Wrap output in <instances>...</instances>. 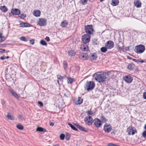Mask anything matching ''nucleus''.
I'll use <instances>...</instances> for the list:
<instances>
[{
  "mask_svg": "<svg viewBox=\"0 0 146 146\" xmlns=\"http://www.w3.org/2000/svg\"><path fill=\"white\" fill-rule=\"evenodd\" d=\"M112 75V74L110 72L103 73L98 72L95 73L94 75V77L96 80L100 83L103 82L111 78Z\"/></svg>",
  "mask_w": 146,
  "mask_h": 146,
  "instance_id": "1",
  "label": "nucleus"
},
{
  "mask_svg": "<svg viewBox=\"0 0 146 146\" xmlns=\"http://www.w3.org/2000/svg\"><path fill=\"white\" fill-rule=\"evenodd\" d=\"M95 86V84L93 81H87L86 84V86L85 87V90H86L87 91H89L92 90L94 88Z\"/></svg>",
  "mask_w": 146,
  "mask_h": 146,
  "instance_id": "2",
  "label": "nucleus"
},
{
  "mask_svg": "<svg viewBox=\"0 0 146 146\" xmlns=\"http://www.w3.org/2000/svg\"><path fill=\"white\" fill-rule=\"evenodd\" d=\"M47 24V20L44 18H39L37 21V25L40 26H44Z\"/></svg>",
  "mask_w": 146,
  "mask_h": 146,
  "instance_id": "3",
  "label": "nucleus"
},
{
  "mask_svg": "<svg viewBox=\"0 0 146 146\" xmlns=\"http://www.w3.org/2000/svg\"><path fill=\"white\" fill-rule=\"evenodd\" d=\"M145 50V46L143 45L140 44L135 47V50L138 54H141L144 52Z\"/></svg>",
  "mask_w": 146,
  "mask_h": 146,
  "instance_id": "4",
  "label": "nucleus"
},
{
  "mask_svg": "<svg viewBox=\"0 0 146 146\" xmlns=\"http://www.w3.org/2000/svg\"><path fill=\"white\" fill-rule=\"evenodd\" d=\"M85 29L86 32L87 34L90 35L93 33L94 30L93 29L92 25H86L85 26Z\"/></svg>",
  "mask_w": 146,
  "mask_h": 146,
  "instance_id": "5",
  "label": "nucleus"
},
{
  "mask_svg": "<svg viewBox=\"0 0 146 146\" xmlns=\"http://www.w3.org/2000/svg\"><path fill=\"white\" fill-rule=\"evenodd\" d=\"M90 35L88 34L84 35L82 36V38L83 42L85 44L88 43L90 41Z\"/></svg>",
  "mask_w": 146,
  "mask_h": 146,
  "instance_id": "6",
  "label": "nucleus"
},
{
  "mask_svg": "<svg viewBox=\"0 0 146 146\" xmlns=\"http://www.w3.org/2000/svg\"><path fill=\"white\" fill-rule=\"evenodd\" d=\"M127 131L128 132V134L129 135L131 134L133 135L137 132L135 129L131 126H129L127 128Z\"/></svg>",
  "mask_w": 146,
  "mask_h": 146,
  "instance_id": "7",
  "label": "nucleus"
},
{
  "mask_svg": "<svg viewBox=\"0 0 146 146\" xmlns=\"http://www.w3.org/2000/svg\"><path fill=\"white\" fill-rule=\"evenodd\" d=\"M93 119L91 116L86 117L84 119V121L88 125H91L93 123Z\"/></svg>",
  "mask_w": 146,
  "mask_h": 146,
  "instance_id": "8",
  "label": "nucleus"
},
{
  "mask_svg": "<svg viewBox=\"0 0 146 146\" xmlns=\"http://www.w3.org/2000/svg\"><path fill=\"white\" fill-rule=\"evenodd\" d=\"M104 129L105 132L109 133L112 130V127L110 125L106 123L104 125Z\"/></svg>",
  "mask_w": 146,
  "mask_h": 146,
  "instance_id": "9",
  "label": "nucleus"
},
{
  "mask_svg": "<svg viewBox=\"0 0 146 146\" xmlns=\"http://www.w3.org/2000/svg\"><path fill=\"white\" fill-rule=\"evenodd\" d=\"M105 47L108 49L112 48L114 46L113 42L111 40L108 41L105 44Z\"/></svg>",
  "mask_w": 146,
  "mask_h": 146,
  "instance_id": "10",
  "label": "nucleus"
},
{
  "mask_svg": "<svg viewBox=\"0 0 146 146\" xmlns=\"http://www.w3.org/2000/svg\"><path fill=\"white\" fill-rule=\"evenodd\" d=\"M123 79L127 83H131L133 80V78L130 74L125 76L124 77Z\"/></svg>",
  "mask_w": 146,
  "mask_h": 146,
  "instance_id": "11",
  "label": "nucleus"
},
{
  "mask_svg": "<svg viewBox=\"0 0 146 146\" xmlns=\"http://www.w3.org/2000/svg\"><path fill=\"white\" fill-rule=\"evenodd\" d=\"M94 124L97 127H100L102 124L101 121L98 118H96L94 120Z\"/></svg>",
  "mask_w": 146,
  "mask_h": 146,
  "instance_id": "12",
  "label": "nucleus"
},
{
  "mask_svg": "<svg viewBox=\"0 0 146 146\" xmlns=\"http://www.w3.org/2000/svg\"><path fill=\"white\" fill-rule=\"evenodd\" d=\"M11 13L13 15H18L20 13V11L19 9H12L11 10Z\"/></svg>",
  "mask_w": 146,
  "mask_h": 146,
  "instance_id": "13",
  "label": "nucleus"
},
{
  "mask_svg": "<svg viewBox=\"0 0 146 146\" xmlns=\"http://www.w3.org/2000/svg\"><path fill=\"white\" fill-rule=\"evenodd\" d=\"M80 49L84 51H87L88 50V47L86 44H84L81 45Z\"/></svg>",
  "mask_w": 146,
  "mask_h": 146,
  "instance_id": "14",
  "label": "nucleus"
},
{
  "mask_svg": "<svg viewBox=\"0 0 146 146\" xmlns=\"http://www.w3.org/2000/svg\"><path fill=\"white\" fill-rule=\"evenodd\" d=\"M134 6L137 8H139L141 7V3L139 0H137L134 2Z\"/></svg>",
  "mask_w": 146,
  "mask_h": 146,
  "instance_id": "15",
  "label": "nucleus"
},
{
  "mask_svg": "<svg viewBox=\"0 0 146 146\" xmlns=\"http://www.w3.org/2000/svg\"><path fill=\"white\" fill-rule=\"evenodd\" d=\"M33 15L36 17L40 16L41 14L40 11L38 10H35L33 13Z\"/></svg>",
  "mask_w": 146,
  "mask_h": 146,
  "instance_id": "16",
  "label": "nucleus"
},
{
  "mask_svg": "<svg viewBox=\"0 0 146 146\" xmlns=\"http://www.w3.org/2000/svg\"><path fill=\"white\" fill-rule=\"evenodd\" d=\"M98 56L95 53H92L90 56V58L92 60H96Z\"/></svg>",
  "mask_w": 146,
  "mask_h": 146,
  "instance_id": "17",
  "label": "nucleus"
},
{
  "mask_svg": "<svg viewBox=\"0 0 146 146\" xmlns=\"http://www.w3.org/2000/svg\"><path fill=\"white\" fill-rule=\"evenodd\" d=\"M83 102V99H81L80 97H78L77 99H76V102L75 100V103L76 105L80 104Z\"/></svg>",
  "mask_w": 146,
  "mask_h": 146,
  "instance_id": "18",
  "label": "nucleus"
},
{
  "mask_svg": "<svg viewBox=\"0 0 146 146\" xmlns=\"http://www.w3.org/2000/svg\"><path fill=\"white\" fill-rule=\"evenodd\" d=\"M30 27V25L26 23H22L19 25V27Z\"/></svg>",
  "mask_w": 146,
  "mask_h": 146,
  "instance_id": "19",
  "label": "nucleus"
},
{
  "mask_svg": "<svg viewBox=\"0 0 146 146\" xmlns=\"http://www.w3.org/2000/svg\"><path fill=\"white\" fill-rule=\"evenodd\" d=\"M87 55L86 53H82L79 56L80 59L82 60H86Z\"/></svg>",
  "mask_w": 146,
  "mask_h": 146,
  "instance_id": "20",
  "label": "nucleus"
},
{
  "mask_svg": "<svg viewBox=\"0 0 146 146\" xmlns=\"http://www.w3.org/2000/svg\"><path fill=\"white\" fill-rule=\"evenodd\" d=\"M135 65L132 63L129 64L127 66V68L129 70H133Z\"/></svg>",
  "mask_w": 146,
  "mask_h": 146,
  "instance_id": "21",
  "label": "nucleus"
},
{
  "mask_svg": "<svg viewBox=\"0 0 146 146\" xmlns=\"http://www.w3.org/2000/svg\"><path fill=\"white\" fill-rule=\"evenodd\" d=\"M119 0H112L111 5L113 6L117 5L119 3Z\"/></svg>",
  "mask_w": 146,
  "mask_h": 146,
  "instance_id": "22",
  "label": "nucleus"
},
{
  "mask_svg": "<svg viewBox=\"0 0 146 146\" xmlns=\"http://www.w3.org/2000/svg\"><path fill=\"white\" fill-rule=\"evenodd\" d=\"M0 9L2 12L4 13L6 12L8 10L7 8L5 5L1 6L0 7Z\"/></svg>",
  "mask_w": 146,
  "mask_h": 146,
  "instance_id": "23",
  "label": "nucleus"
},
{
  "mask_svg": "<svg viewBox=\"0 0 146 146\" xmlns=\"http://www.w3.org/2000/svg\"><path fill=\"white\" fill-rule=\"evenodd\" d=\"M78 128L80 129V130L85 132H87L88 131V129L83 127L80 126V125H78Z\"/></svg>",
  "mask_w": 146,
  "mask_h": 146,
  "instance_id": "24",
  "label": "nucleus"
},
{
  "mask_svg": "<svg viewBox=\"0 0 146 146\" xmlns=\"http://www.w3.org/2000/svg\"><path fill=\"white\" fill-rule=\"evenodd\" d=\"M68 53L69 56L72 57V56H74L75 54V52L74 51L71 50L68 52Z\"/></svg>",
  "mask_w": 146,
  "mask_h": 146,
  "instance_id": "25",
  "label": "nucleus"
},
{
  "mask_svg": "<svg viewBox=\"0 0 146 146\" xmlns=\"http://www.w3.org/2000/svg\"><path fill=\"white\" fill-rule=\"evenodd\" d=\"M67 22L65 21H64L61 23L60 26L62 27H65L67 26Z\"/></svg>",
  "mask_w": 146,
  "mask_h": 146,
  "instance_id": "26",
  "label": "nucleus"
},
{
  "mask_svg": "<svg viewBox=\"0 0 146 146\" xmlns=\"http://www.w3.org/2000/svg\"><path fill=\"white\" fill-rule=\"evenodd\" d=\"M36 131H39L40 132H43L44 131V132H46V130L43 128L41 127H38L36 129Z\"/></svg>",
  "mask_w": 146,
  "mask_h": 146,
  "instance_id": "27",
  "label": "nucleus"
},
{
  "mask_svg": "<svg viewBox=\"0 0 146 146\" xmlns=\"http://www.w3.org/2000/svg\"><path fill=\"white\" fill-rule=\"evenodd\" d=\"M17 127L19 130H23L24 129V127L20 124H19L17 125Z\"/></svg>",
  "mask_w": 146,
  "mask_h": 146,
  "instance_id": "28",
  "label": "nucleus"
},
{
  "mask_svg": "<svg viewBox=\"0 0 146 146\" xmlns=\"http://www.w3.org/2000/svg\"><path fill=\"white\" fill-rule=\"evenodd\" d=\"M68 125L70 126L71 127V128L73 129V130H75L76 131H77L78 130V129L73 125L71 124L70 123H68Z\"/></svg>",
  "mask_w": 146,
  "mask_h": 146,
  "instance_id": "29",
  "label": "nucleus"
},
{
  "mask_svg": "<svg viewBox=\"0 0 146 146\" xmlns=\"http://www.w3.org/2000/svg\"><path fill=\"white\" fill-rule=\"evenodd\" d=\"M107 48H106V47H102L101 49H100V50H101V51L102 52H106L107 51Z\"/></svg>",
  "mask_w": 146,
  "mask_h": 146,
  "instance_id": "30",
  "label": "nucleus"
},
{
  "mask_svg": "<svg viewBox=\"0 0 146 146\" xmlns=\"http://www.w3.org/2000/svg\"><path fill=\"white\" fill-rule=\"evenodd\" d=\"M40 44L43 46H46L47 45L46 42L43 40H41L40 42Z\"/></svg>",
  "mask_w": 146,
  "mask_h": 146,
  "instance_id": "31",
  "label": "nucleus"
},
{
  "mask_svg": "<svg viewBox=\"0 0 146 146\" xmlns=\"http://www.w3.org/2000/svg\"><path fill=\"white\" fill-rule=\"evenodd\" d=\"M10 120H13L14 119V117L13 116H11L9 115V113L6 116Z\"/></svg>",
  "mask_w": 146,
  "mask_h": 146,
  "instance_id": "32",
  "label": "nucleus"
},
{
  "mask_svg": "<svg viewBox=\"0 0 146 146\" xmlns=\"http://www.w3.org/2000/svg\"><path fill=\"white\" fill-rule=\"evenodd\" d=\"M67 82L68 84H72L73 82V79L70 78H68Z\"/></svg>",
  "mask_w": 146,
  "mask_h": 146,
  "instance_id": "33",
  "label": "nucleus"
},
{
  "mask_svg": "<svg viewBox=\"0 0 146 146\" xmlns=\"http://www.w3.org/2000/svg\"><path fill=\"white\" fill-rule=\"evenodd\" d=\"M3 38L4 37L2 35V34L0 33V43L4 40H3Z\"/></svg>",
  "mask_w": 146,
  "mask_h": 146,
  "instance_id": "34",
  "label": "nucleus"
},
{
  "mask_svg": "<svg viewBox=\"0 0 146 146\" xmlns=\"http://www.w3.org/2000/svg\"><path fill=\"white\" fill-rule=\"evenodd\" d=\"M63 65H64V70H66V69H67V64L66 62L65 61H64L63 62Z\"/></svg>",
  "mask_w": 146,
  "mask_h": 146,
  "instance_id": "35",
  "label": "nucleus"
},
{
  "mask_svg": "<svg viewBox=\"0 0 146 146\" xmlns=\"http://www.w3.org/2000/svg\"><path fill=\"white\" fill-rule=\"evenodd\" d=\"M60 139L62 140L64 139L65 137V135L63 134H61L60 136Z\"/></svg>",
  "mask_w": 146,
  "mask_h": 146,
  "instance_id": "36",
  "label": "nucleus"
},
{
  "mask_svg": "<svg viewBox=\"0 0 146 146\" xmlns=\"http://www.w3.org/2000/svg\"><path fill=\"white\" fill-rule=\"evenodd\" d=\"M27 17V15L26 14H21L19 17L21 19H24L26 18Z\"/></svg>",
  "mask_w": 146,
  "mask_h": 146,
  "instance_id": "37",
  "label": "nucleus"
},
{
  "mask_svg": "<svg viewBox=\"0 0 146 146\" xmlns=\"http://www.w3.org/2000/svg\"><path fill=\"white\" fill-rule=\"evenodd\" d=\"M88 0H84L83 1H82V3L83 5H85L87 4V2Z\"/></svg>",
  "mask_w": 146,
  "mask_h": 146,
  "instance_id": "38",
  "label": "nucleus"
},
{
  "mask_svg": "<svg viewBox=\"0 0 146 146\" xmlns=\"http://www.w3.org/2000/svg\"><path fill=\"white\" fill-rule=\"evenodd\" d=\"M57 78L58 79L60 80H62L63 78V77L60 75H58L57 76Z\"/></svg>",
  "mask_w": 146,
  "mask_h": 146,
  "instance_id": "39",
  "label": "nucleus"
},
{
  "mask_svg": "<svg viewBox=\"0 0 146 146\" xmlns=\"http://www.w3.org/2000/svg\"><path fill=\"white\" fill-rule=\"evenodd\" d=\"M87 113L88 115H92L93 114V112L91 111H87Z\"/></svg>",
  "mask_w": 146,
  "mask_h": 146,
  "instance_id": "40",
  "label": "nucleus"
},
{
  "mask_svg": "<svg viewBox=\"0 0 146 146\" xmlns=\"http://www.w3.org/2000/svg\"><path fill=\"white\" fill-rule=\"evenodd\" d=\"M142 136L144 137H146V130L144 131L142 133Z\"/></svg>",
  "mask_w": 146,
  "mask_h": 146,
  "instance_id": "41",
  "label": "nucleus"
},
{
  "mask_svg": "<svg viewBox=\"0 0 146 146\" xmlns=\"http://www.w3.org/2000/svg\"><path fill=\"white\" fill-rule=\"evenodd\" d=\"M9 91L13 96H14L16 94L15 92L12 90H9Z\"/></svg>",
  "mask_w": 146,
  "mask_h": 146,
  "instance_id": "42",
  "label": "nucleus"
},
{
  "mask_svg": "<svg viewBox=\"0 0 146 146\" xmlns=\"http://www.w3.org/2000/svg\"><path fill=\"white\" fill-rule=\"evenodd\" d=\"M30 44L32 45H33L34 43V39H32L30 40Z\"/></svg>",
  "mask_w": 146,
  "mask_h": 146,
  "instance_id": "43",
  "label": "nucleus"
},
{
  "mask_svg": "<svg viewBox=\"0 0 146 146\" xmlns=\"http://www.w3.org/2000/svg\"><path fill=\"white\" fill-rule=\"evenodd\" d=\"M20 39L22 40V41H26L25 40H26V38H25L24 37V36H21L20 38Z\"/></svg>",
  "mask_w": 146,
  "mask_h": 146,
  "instance_id": "44",
  "label": "nucleus"
},
{
  "mask_svg": "<svg viewBox=\"0 0 146 146\" xmlns=\"http://www.w3.org/2000/svg\"><path fill=\"white\" fill-rule=\"evenodd\" d=\"M38 104L40 105V106L42 107L43 106V104L42 103V102L38 101Z\"/></svg>",
  "mask_w": 146,
  "mask_h": 146,
  "instance_id": "45",
  "label": "nucleus"
},
{
  "mask_svg": "<svg viewBox=\"0 0 146 146\" xmlns=\"http://www.w3.org/2000/svg\"><path fill=\"white\" fill-rule=\"evenodd\" d=\"M108 146H117V145L114 144L110 143L108 144Z\"/></svg>",
  "mask_w": 146,
  "mask_h": 146,
  "instance_id": "46",
  "label": "nucleus"
},
{
  "mask_svg": "<svg viewBox=\"0 0 146 146\" xmlns=\"http://www.w3.org/2000/svg\"><path fill=\"white\" fill-rule=\"evenodd\" d=\"M143 97L144 99H146V92H145L143 93Z\"/></svg>",
  "mask_w": 146,
  "mask_h": 146,
  "instance_id": "47",
  "label": "nucleus"
},
{
  "mask_svg": "<svg viewBox=\"0 0 146 146\" xmlns=\"http://www.w3.org/2000/svg\"><path fill=\"white\" fill-rule=\"evenodd\" d=\"M133 61L135 62H137V63L140 62V61L139 60H137V59H133Z\"/></svg>",
  "mask_w": 146,
  "mask_h": 146,
  "instance_id": "48",
  "label": "nucleus"
},
{
  "mask_svg": "<svg viewBox=\"0 0 146 146\" xmlns=\"http://www.w3.org/2000/svg\"><path fill=\"white\" fill-rule=\"evenodd\" d=\"M45 39L47 41H50L49 38L48 36H46L45 38Z\"/></svg>",
  "mask_w": 146,
  "mask_h": 146,
  "instance_id": "49",
  "label": "nucleus"
},
{
  "mask_svg": "<svg viewBox=\"0 0 146 146\" xmlns=\"http://www.w3.org/2000/svg\"><path fill=\"white\" fill-rule=\"evenodd\" d=\"M0 52L2 53H3L5 52V51L4 49H0Z\"/></svg>",
  "mask_w": 146,
  "mask_h": 146,
  "instance_id": "50",
  "label": "nucleus"
},
{
  "mask_svg": "<svg viewBox=\"0 0 146 146\" xmlns=\"http://www.w3.org/2000/svg\"><path fill=\"white\" fill-rule=\"evenodd\" d=\"M0 59L1 60H3L5 59V56H1L0 58Z\"/></svg>",
  "mask_w": 146,
  "mask_h": 146,
  "instance_id": "51",
  "label": "nucleus"
},
{
  "mask_svg": "<svg viewBox=\"0 0 146 146\" xmlns=\"http://www.w3.org/2000/svg\"><path fill=\"white\" fill-rule=\"evenodd\" d=\"M1 103L3 105L5 104V101L4 100H2Z\"/></svg>",
  "mask_w": 146,
  "mask_h": 146,
  "instance_id": "52",
  "label": "nucleus"
},
{
  "mask_svg": "<svg viewBox=\"0 0 146 146\" xmlns=\"http://www.w3.org/2000/svg\"><path fill=\"white\" fill-rule=\"evenodd\" d=\"M14 96L17 99H19V96L17 94H16Z\"/></svg>",
  "mask_w": 146,
  "mask_h": 146,
  "instance_id": "53",
  "label": "nucleus"
},
{
  "mask_svg": "<svg viewBox=\"0 0 146 146\" xmlns=\"http://www.w3.org/2000/svg\"><path fill=\"white\" fill-rule=\"evenodd\" d=\"M19 119L21 120H22L23 119V118L22 116L20 115H19Z\"/></svg>",
  "mask_w": 146,
  "mask_h": 146,
  "instance_id": "54",
  "label": "nucleus"
},
{
  "mask_svg": "<svg viewBox=\"0 0 146 146\" xmlns=\"http://www.w3.org/2000/svg\"><path fill=\"white\" fill-rule=\"evenodd\" d=\"M54 125V123L53 122H50V125L51 126H53Z\"/></svg>",
  "mask_w": 146,
  "mask_h": 146,
  "instance_id": "55",
  "label": "nucleus"
},
{
  "mask_svg": "<svg viewBox=\"0 0 146 146\" xmlns=\"http://www.w3.org/2000/svg\"><path fill=\"white\" fill-rule=\"evenodd\" d=\"M69 137H66V139L67 140H68L69 139Z\"/></svg>",
  "mask_w": 146,
  "mask_h": 146,
  "instance_id": "56",
  "label": "nucleus"
},
{
  "mask_svg": "<svg viewBox=\"0 0 146 146\" xmlns=\"http://www.w3.org/2000/svg\"><path fill=\"white\" fill-rule=\"evenodd\" d=\"M127 58L129 59H132L133 60V59L132 58H131V57H129V56H127Z\"/></svg>",
  "mask_w": 146,
  "mask_h": 146,
  "instance_id": "57",
  "label": "nucleus"
},
{
  "mask_svg": "<svg viewBox=\"0 0 146 146\" xmlns=\"http://www.w3.org/2000/svg\"><path fill=\"white\" fill-rule=\"evenodd\" d=\"M144 128L146 130V124L145 125Z\"/></svg>",
  "mask_w": 146,
  "mask_h": 146,
  "instance_id": "58",
  "label": "nucleus"
},
{
  "mask_svg": "<svg viewBox=\"0 0 146 146\" xmlns=\"http://www.w3.org/2000/svg\"><path fill=\"white\" fill-rule=\"evenodd\" d=\"M144 62V61H143V60H141V61H140V62H141V63H143V62Z\"/></svg>",
  "mask_w": 146,
  "mask_h": 146,
  "instance_id": "59",
  "label": "nucleus"
},
{
  "mask_svg": "<svg viewBox=\"0 0 146 146\" xmlns=\"http://www.w3.org/2000/svg\"><path fill=\"white\" fill-rule=\"evenodd\" d=\"M75 125L78 128V125H79L77 124H75Z\"/></svg>",
  "mask_w": 146,
  "mask_h": 146,
  "instance_id": "60",
  "label": "nucleus"
},
{
  "mask_svg": "<svg viewBox=\"0 0 146 146\" xmlns=\"http://www.w3.org/2000/svg\"><path fill=\"white\" fill-rule=\"evenodd\" d=\"M9 58V56H7L6 57H5V58Z\"/></svg>",
  "mask_w": 146,
  "mask_h": 146,
  "instance_id": "61",
  "label": "nucleus"
},
{
  "mask_svg": "<svg viewBox=\"0 0 146 146\" xmlns=\"http://www.w3.org/2000/svg\"><path fill=\"white\" fill-rule=\"evenodd\" d=\"M57 82L59 84V82L58 80L57 81Z\"/></svg>",
  "mask_w": 146,
  "mask_h": 146,
  "instance_id": "62",
  "label": "nucleus"
},
{
  "mask_svg": "<svg viewBox=\"0 0 146 146\" xmlns=\"http://www.w3.org/2000/svg\"><path fill=\"white\" fill-rule=\"evenodd\" d=\"M127 48H128V49H129V47H127Z\"/></svg>",
  "mask_w": 146,
  "mask_h": 146,
  "instance_id": "63",
  "label": "nucleus"
}]
</instances>
